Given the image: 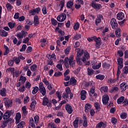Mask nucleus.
<instances>
[{
  "label": "nucleus",
  "mask_w": 128,
  "mask_h": 128,
  "mask_svg": "<svg viewBox=\"0 0 128 128\" xmlns=\"http://www.w3.org/2000/svg\"><path fill=\"white\" fill-rule=\"evenodd\" d=\"M12 114V110H7L3 115V120H4L2 124L1 127L2 128H6L8 126V122H12V118L10 116Z\"/></svg>",
  "instance_id": "obj_1"
},
{
  "label": "nucleus",
  "mask_w": 128,
  "mask_h": 128,
  "mask_svg": "<svg viewBox=\"0 0 128 128\" xmlns=\"http://www.w3.org/2000/svg\"><path fill=\"white\" fill-rule=\"evenodd\" d=\"M84 86L86 88H88L89 86H92L90 89L89 94L90 96H94L95 98L98 96V94L94 92V90H96V86H94V82L93 80L86 82H84Z\"/></svg>",
  "instance_id": "obj_2"
},
{
  "label": "nucleus",
  "mask_w": 128,
  "mask_h": 128,
  "mask_svg": "<svg viewBox=\"0 0 128 128\" xmlns=\"http://www.w3.org/2000/svg\"><path fill=\"white\" fill-rule=\"evenodd\" d=\"M2 102L6 108H12V99H10V98L6 97L3 98Z\"/></svg>",
  "instance_id": "obj_3"
},
{
  "label": "nucleus",
  "mask_w": 128,
  "mask_h": 128,
  "mask_svg": "<svg viewBox=\"0 0 128 128\" xmlns=\"http://www.w3.org/2000/svg\"><path fill=\"white\" fill-rule=\"evenodd\" d=\"M91 6L96 10H100L102 4L96 3V1L92 0L91 4Z\"/></svg>",
  "instance_id": "obj_4"
},
{
  "label": "nucleus",
  "mask_w": 128,
  "mask_h": 128,
  "mask_svg": "<svg viewBox=\"0 0 128 128\" xmlns=\"http://www.w3.org/2000/svg\"><path fill=\"white\" fill-rule=\"evenodd\" d=\"M110 24L112 26V28L113 30H116V28H118V22H116V20L114 18H112L110 20Z\"/></svg>",
  "instance_id": "obj_5"
},
{
  "label": "nucleus",
  "mask_w": 128,
  "mask_h": 128,
  "mask_svg": "<svg viewBox=\"0 0 128 128\" xmlns=\"http://www.w3.org/2000/svg\"><path fill=\"white\" fill-rule=\"evenodd\" d=\"M66 18V15L64 13H62L61 14L57 16V20L60 22H64Z\"/></svg>",
  "instance_id": "obj_6"
},
{
  "label": "nucleus",
  "mask_w": 128,
  "mask_h": 128,
  "mask_svg": "<svg viewBox=\"0 0 128 128\" xmlns=\"http://www.w3.org/2000/svg\"><path fill=\"white\" fill-rule=\"evenodd\" d=\"M28 34V32L22 30L21 31V32H19L16 34V36L18 38H20V40H22V38H26Z\"/></svg>",
  "instance_id": "obj_7"
},
{
  "label": "nucleus",
  "mask_w": 128,
  "mask_h": 128,
  "mask_svg": "<svg viewBox=\"0 0 128 128\" xmlns=\"http://www.w3.org/2000/svg\"><path fill=\"white\" fill-rule=\"evenodd\" d=\"M94 42H96V48L98 50L100 48V46H102V39L100 37H98L96 40H94Z\"/></svg>",
  "instance_id": "obj_8"
},
{
  "label": "nucleus",
  "mask_w": 128,
  "mask_h": 128,
  "mask_svg": "<svg viewBox=\"0 0 128 128\" xmlns=\"http://www.w3.org/2000/svg\"><path fill=\"white\" fill-rule=\"evenodd\" d=\"M65 108L69 114H72V112L74 110H72V106L70 104H66L65 106Z\"/></svg>",
  "instance_id": "obj_9"
},
{
  "label": "nucleus",
  "mask_w": 128,
  "mask_h": 128,
  "mask_svg": "<svg viewBox=\"0 0 128 128\" xmlns=\"http://www.w3.org/2000/svg\"><path fill=\"white\" fill-rule=\"evenodd\" d=\"M108 100H110V97L108 95L106 94L104 96L102 99V102L103 104L106 106V104H108Z\"/></svg>",
  "instance_id": "obj_10"
},
{
  "label": "nucleus",
  "mask_w": 128,
  "mask_h": 128,
  "mask_svg": "<svg viewBox=\"0 0 128 128\" xmlns=\"http://www.w3.org/2000/svg\"><path fill=\"white\" fill-rule=\"evenodd\" d=\"M39 90L43 96H46V90L44 86H42V85H40L39 86Z\"/></svg>",
  "instance_id": "obj_11"
},
{
  "label": "nucleus",
  "mask_w": 128,
  "mask_h": 128,
  "mask_svg": "<svg viewBox=\"0 0 128 128\" xmlns=\"http://www.w3.org/2000/svg\"><path fill=\"white\" fill-rule=\"evenodd\" d=\"M102 20H104V16L102 14H99L95 21L96 26H98V24H100V22H102Z\"/></svg>",
  "instance_id": "obj_12"
},
{
  "label": "nucleus",
  "mask_w": 128,
  "mask_h": 128,
  "mask_svg": "<svg viewBox=\"0 0 128 128\" xmlns=\"http://www.w3.org/2000/svg\"><path fill=\"white\" fill-rule=\"evenodd\" d=\"M117 62L119 66L118 67L120 68H124V58H120L117 59Z\"/></svg>",
  "instance_id": "obj_13"
},
{
  "label": "nucleus",
  "mask_w": 128,
  "mask_h": 128,
  "mask_svg": "<svg viewBox=\"0 0 128 128\" xmlns=\"http://www.w3.org/2000/svg\"><path fill=\"white\" fill-rule=\"evenodd\" d=\"M80 98L82 100H84L86 98V90H82L80 92Z\"/></svg>",
  "instance_id": "obj_14"
},
{
  "label": "nucleus",
  "mask_w": 128,
  "mask_h": 128,
  "mask_svg": "<svg viewBox=\"0 0 128 128\" xmlns=\"http://www.w3.org/2000/svg\"><path fill=\"white\" fill-rule=\"evenodd\" d=\"M31 100H32L31 102L30 108L32 112L36 110V101L34 99H32Z\"/></svg>",
  "instance_id": "obj_15"
},
{
  "label": "nucleus",
  "mask_w": 128,
  "mask_h": 128,
  "mask_svg": "<svg viewBox=\"0 0 128 128\" xmlns=\"http://www.w3.org/2000/svg\"><path fill=\"white\" fill-rule=\"evenodd\" d=\"M116 18L118 20H122L124 18V14L122 12H120L117 14Z\"/></svg>",
  "instance_id": "obj_16"
},
{
  "label": "nucleus",
  "mask_w": 128,
  "mask_h": 128,
  "mask_svg": "<svg viewBox=\"0 0 128 128\" xmlns=\"http://www.w3.org/2000/svg\"><path fill=\"white\" fill-rule=\"evenodd\" d=\"M34 22L35 26H38V24H40V18H38V16L36 15L34 17Z\"/></svg>",
  "instance_id": "obj_17"
},
{
  "label": "nucleus",
  "mask_w": 128,
  "mask_h": 128,
  "mask_svg": "<svg viewBox=\"0 0 128 128\" xmlns=\"http://www.w3.org/2000/svg\"><path fill=\"white\" fill-rule=\"evenodd\" d=\"M83 123L82 126L84 128H88V118L86 116V114H83Z\"/></svg>",
  "instance_id": "obj_18"
},
{
  "label": "nucleus",
  "mask_w": 128,
  "mask_h": 128,
  "mask_svg": "<svg viewBox=\"0 0 128 128\" xmlns=\"http://www.w3.org/2000/svg\"><path fill=\"white\" fill-rule=\"evenodd\" d=\"M78 120H80V118L78 117H76L73 122L72 124L74 128H78Z\"/></svg>",
  "instance_id": "obj_19"
},
{
  "label": "nucleus",
  "mask_w": 128,
  "mask_h": 128,
  "mask_svg": "<svg viewBox=\"0 0 128 128\" xmlns=\"http://www.w3.org/2000/svg\"><path fill=\"white\" fill-rule=\"evenodd\" d=\"M84 112L86 113L88 112L89 110H90V108H92V104H90L87 103L84 106Z\"/></svg>",
  "instance_id": "obj_20"
},
{
  "label": "nucleus",
  "mask_w": 128,
  "mask_h": 128,
  "mask_svg": "<svg viewBox=\"0 0 128 128\" xmlns=\"http://www.w3.org/2000/svg\"><path fill=\"white\" fill-rule=\"evenodd\" d=\"M76 82H78V81L74 77L72 76L70 80V84H72V86H76Z\"/></svg>",
  "instance_id": "obj_21"
},
{
  "label": "nucleus",
  "mask_w": 128,
  "mask_h": 128,
  "mask_svg": "<svg viewBox=\"0 0 128 128\" xmlns=\"http://www.w3.org/2000/svg\"><path fill=\"white\" fill-rule=\"evenodd\" d=\"M120 88L122 92H124L128 88V86L126 84V82H122L120 84Z\"/></svg>",
  "instance_id": "obj_22"
},
{
  "label": "nucleus",
  "mask_w": 128,
  "mask_h": 128,
  "mask_svg": "<svg viewBox=\"0 0 128 128\" xmlns=\"http://www.w3.org/2000/svg\"><path fill=\"white\" fill-rule=\"evenodd\" d=\"M66 6L68 8H72L74 6V1L70 0L66 2Z\"/></svg>",
  "instance_id": "obj_23"
},
{
  "label": "nucleus",
  "mask_w": 128,
  "mask_h": 128,
  "mask_svg": "<svg viewBox=\"0 0 128 128\" xmlns=\"http://www.w3.org/2000/svg\"><path fill=\"white\" fill-rule=\"evenodd\" d=\"M0 94L2 96H6V88H3L0 90Z\"/></svg>",
  "instance_id": "obj_24"
},
{
  "label": "nucleus",
  "mask_w": 128,
  "mask_h": 128,
  "mask_svg": "<svg viewBox=\"0 0 128 128\" xmlns=\"http://www.w3.org/2000/svg\"><path fill=\"white\" fill-rule=\"evenodd\" d=\"M20 80L22 84H24L26 82V77L24 76L21 75L19 79V81L20 82Z\"/></svg>",
  "instance_id": "obj_25"
},
{
  "label": "nucleus",
  "mask_w": 128,
  "mask_h": 128,
  "mask_svg": "<svg viewBox=\"0 0 128 128\" xmlns=\"http://www.w3.org/2000/svg\"><path fill=\"white\" fill-rule=\"evenodd\" d=\"M30 125L32 126V128H36V124L34 120V118H30Z\"/></svg>",
  "instance_id": "obj_26"
},
{
  "label": "nucleus",
  "mask_w": 128,
  "mask_h": 128,
  "mask_svg": "<svg viewBox=\"0 0 128 128\" xmlns=\"http://www.w3.org/2000/svg\"><path fill=\"white\" fill-rule=\"evenodd\" d=\"M115 34L116 35V38H120V36H122V35L120 34V28H116V30L115 32Z\"/></svg>",
  "instance_id": "obj_27"
},
{
  "label": "nucleus",
  "mask_w": 128,
  "mask_h": 128,
  "mask_svg": "<svg viewBox=\"0 0 128 128\" xmlns=\"http://www.w3.org/2000/svg\"><path fill=\"white\" fill-rule=\"evenodd\" d=\"M87 72L88 76H92L94 74V70L90 68H87Z\"/></svg>",
  "instance_id": "obj_28"
},
{
  "label": "nucleus",
  "mask_w": 128,
  "mask_h": 128,
  "mask_svg": "<svg viewBox=\"0 0 128 128\" xmlns=\"http://www.w3.org/2000/svg\"><path fill=\"white\" fill-rule=\"evenodd\" d=\"M48 104V98H47L46 96L44 97L42 106H47Z\"/></svg>",
  "instance_id": "obj_29"
},
{
  "label": "nucleus",
  "mask_w": 128,
  "mask_h": 128,
  "mask_svg": "<svg viewBox=\"0 0 128 128\" xmlns=\"http://www.w3.org/2000/svg\"><path fill=\"white\" fill-rule=\"evenodd\" d=\"M6 8L8 10V12H10L12 8H14V6H12V4L10 3H7L6 4Z\"/></svg>",
  "instance_id": "obj_30"
},
{
  "label": "nucleus",
  "mask_w": 128,
  "mask_h": 128,
  "mask_svg": "<svg viewBox=\"0 0 128 128\" xmlns=\"http://www.w3.org/2000/svg\"><path fill=\"white\" fill-rule=\"evenodd\" d=\"M108 90V88L107 86H102L100 88V91L101 92H106Z\"/></svg>",
  "instance_id": "obj_31"
},
{
  "label": "nucleus",
  "mask_w": 128,
  "mask_h": 128,
  "mask_svg": "<svg viewBox=\"0 0 128 128\" xmlns=\"http://www.w3.org/2000/svg\"><path fill=\"white\" fill-rule=\"evenodd\" d=\"M124 100V96H122L117 100V103L118 104H121L122 102Z\"/></svg>",
  "instance_id": "obj_32"
},
{
  "label": "nucleus",
  "mask_w": 128,
  "mask_h": 128,
  "mask_svg": "<svg viewBox=\"0 0 128 128\" xmlns=\"http://www.w3.org/2000/svg\"><path fill=\"white\" fill-rule=\"evenodd\" d=\"M22 114L24 116H26L28 113V112L26 110V106H24L22 107Z\"/></svg>",
  "instance_id": "obj_33"
},
{
  "label": "nucleus",
  "mask_w": 128,
  "mask_h": 128,
  "mask_svg": "<svg viewBox=\"0 0 128 128\" xmlns=\"http://www.w3.org/2000/svg\"><path fill=\"white\" fill-rule=\"evenodd\" d=\"M13 60H14V62H15V64H20V57H16V56H14L13 58Z\"/></svg>",
  "instance_id": "obj_34"
},
{
  "label": "nucleus",
  "mask_w": 128,
  "mask_h": 128,
  "mask_svg": "<svg viewBox=\"0 0 128 128\" xmlns=\"http://www.w3.org/2000/svg\"><path fill=\"white\" fill-rule=\"evenodd\" d=\"M104 76L102 74H98L96 76V80H104Z\"/></svg>",
  "instance_id": "obj_35"
},
{
  "label": "nucleus",
  "mask_w": 128,
  "mask_h": 128,
  "mask_svg": "<svg viewBox=\"0 0 128 128\" xmlns=\"http://www.w3.org/2000/svg\"><path fill=\"white\" fill-rule=\"evenodd\" d=\"M4 48H5L6 50L4 52V56H8V54H10V49L8 46L4 45Z\"/></svg>",
  "instance_id": "obj_36"
},
{
  "label": "nucleus",
  "mask_w": 128,
  "mask_h": 128,
  "mask_svg": "<svg viewBox=\"0 0 128 128\" xmlns=\"http://www.w3.org/2000/svg\"><path fill=\"white\" fill-rule=\"evenodd\" d=\"M94 106L96 110L99 112L100 110V103L96 102L94 104Z\"/></svg>",
  "instance_id": "obj_37"
},
{
  "label": "nucleus",
  "mask_w": 128,
  "mask_h": 128,
  "mask_svg": "<svg viewBox=\"0 0 128 128\" xmlns=\"http://www.w3.org/2000/svg\"><path fill=\"white\" fill-rule=\"evenodd\" d=\"M30 68L32 72H36V68H38V65L34 64L30 66Z\"/></svg>",
  "instance_id": "obj_38"
},
{
  "label": "nucleus",
  "mask_w": 128,
  "mask_h": 128,
  "mask_svg": "<svg viewBox=\"0 0 128 128\" xmlns=\"http://www.w3.org/2000/svg\"><path fill=\"white\" fill-rule=\"evenodd\" d=\"M8 32H6L4 30H2L0 36H2V38H4V37L6 38V36H8Z\"/></svg>",
  "instance_id": "obj_39"
},
{
  "label": "nucleus",
  "mask_w": 128,
  "mask_h": 128,
  "mask_svg": "<svg viewBox=\"0 0 128 128\" xmlns=\"http://www.w3.org/2000/svg\"><path fill=\"white\" fill-rule=\"evenodd\" d=\"M48 128H56V125L54 124L53 122H51L50 123H48Z\"/></svg>",
  "instance_id": "obj_40"
},
{
  "label": "nucleus",
  "mask_w": 128,
  "mask_h": 128,
  "mask_svg": "<svg viewBox=\"0 0 128 128\" xmlns=\"http://www.w3.org/2000/svg\"><path fill=\"white\" fill-rule=\"evenodd\" d=\"M100 66H102V62L99 63L97 65H94L92 66L93 70H98V68H100Z\"/></svg>",
  "instance_id": "obj_41"
},
{
  "label": "nucleus",
  "mask_w": 128,
  "mask_h": 128,
  "mask_svg": "<svg viewBox=\"0 0 128 128\" xmlns=\"http://www.w3.org/2000/svg\"><path fill=\"white\" fill-rule=\"evenodd\" d=\"M96 39H98L96 36H94L93 37L88 38L87 40L88 42H92L96 40Z\"/></svg>",
  "instance_id": "obj_42"
},
{
  "label": "nucleus",
  "mask_w": 128,
  "mask_h": 128,
  "mask_svg": "<svg viewBox=\"0 0 128 128\" xmlns=\"http://www.w3.org/2000/svg\"><path fill=\"white\" fill-rule=\"evenodd\" d=\"M102 66L104 68H108L110 66V64L104 62L102 64Z\"/></svg>",
  "instance_id": "obj_43"
},
{
  "label": "nucleus",
  "mask_w": 128,
  "mask_h": 128,
  "mask_svg": "<svg viewBox=\"0 0 128 128\" xmlns=\"http://www.w3.org/2000/svg\"><path fill=\"white\" fill-rule=\"evenodd\" d=\"M126 21V19H124L123 20L118 22V24L120 26H124L126 25V24L124 23V22Z\"/></svg>",
  "instance_id": "obj_44"
},
{
  "label": "nucleus",
  "mask_w": 128,
  "mask_h": 128,
  "mask_svg": "<svg viewBox=\"0 0 128 128\" xmlns=\"http://www.w3.org/2000/svg\"><path fill=\"white\" fill-rule=\"evenodd\" d=\"M38 92V87L37 86L34 87V90H32V94H36Z\"/></svg>",
  "instance_id": "obj_45"
},
{
  "label": "nucleus",
  "mask_w": 128,
  "mask_h": 128,
  "mask_svg": "<svg viewBox=\"0 0 128 128\" xmlns=\"http://www.w3.org/2000/svg\"><path fill=\"white\" fill-rule=\"evenodd\" d=\"M16 22L12 23V22H8V26L10 28H14V26H16Z\"/></svg>",
  "instance_id": "obj_46"
},
{
  "label": "nucleus",
  "mask_w": 128,
  "mask_h": 128,
  "mask_svg": "<svg viewBox=\"0 0 128 128\" xmlns=\"http://www.w3.org/2000/svg\"><path fill=\"white\" fill-rule=\"evenodd\" d=\"M60 11L62 10L64 6V0H62L60 2Z\"/></svg>",
  "instance_id": "obj_47"
},
{
  "label": "nucleus",
  "mask_w": 128,
  "mask_h": 128,
  "mask_svg": "<svg viewBox=\"0 0 128 128\" xmlns=\"http://www.w3.org/2000/svg\"><path fill=\"white\" fill-rule=\"evenodd\" d=\"M111 122L112 124H116V122H118V119L114 117H113L111 119Z\"/></svg>",
  "instance_id": "obj_48"
},
{
  "label": "nucleus",
  "mask_w": 128,
  "mask_h": 128,
  "mask_svg": "<svg viewBox=\"0 0 128 128\" xmlns=\"http://www.w3.org/2000/svg\"><path fill=\"white\" fill-rule=\"evenodd\" d=\"M128 116V114L126 112H123L120 115V118H122V120H126Z\"/></svg>",
  "instance_id": "obj_49"
},
{
  "label": "nucleus",
  "mask_w": 128,
  "mask_h": 128,
  "mask_svg": "<svg viewBox=\"0 0 128 128\" xmlns=\"http://www.w3.org/2000/svg\"><path fill=\"white\" fill-rule=\"evenodd\" d=\"M38 120H40V117H38V116L36 115L34 116V122H35L36 124H38Z\"/></svg>",
  "instance_id": "obj_50"
},
{
  "label": "nucleus",
  "mask_w": 128,
  "mask_h": 128,
  "mask_svg": "<svg viewBox=\"0 0 128 128\" xmlns=\"http://www.w3.org/2000/svg\"><path fill=\"white\" fill-rule=\"evenodd\" d=\"M76 62L78 66H82V62L80 58H76Z\"/></svg>",
  "instance_id": "obj_51"
},
{
  "label": "nucleus",
  "mask_w": 128,
  "mask_h": 128,
  "mask_svg": "<svg viewBox=\"0 0 128 128\" xmlns=\"http://www.w3.org/2000/svg\"><path fill=\"white\" fill-rule=\"evenodd\" d=\"M80 38H82V34H78L74 36V40H80Z\"/></svg>",
  "instance_id": "obj_52"
},
{
  "label": "nucleus",
  "mask_w": 128,
  "mask_h": 128,
  "mask_svg": "<svg viewBox=\"0 0 128 128\" xmlns=\"http://www.w3.org/2000/svg\"><path fill=\"white\" fill-rule=\"evenodd\" d=\"M24 122H21L19 123V124L17 126L16 128H24Z\"/></svg>",
  "instance_id": "obj_53"
},
{
  "label": "nucleus",
  "mask_w": 128,
  "mask_h": 128,
  "mask_svg": "<svg viewBox=\"0 0 128 128\" xmlns=\"http://www.w3.org/2000/svg\"><path fill=\"white\" fill-rule=\"evenodd\" d=\"M79 28H80V24L78 22H77L74 25V30H78Z\"/></svg>",
  "instance_id": "obj_54"
},
{
  "label": "nucleus",
  "mask_w": 128,
  "mask_h": 128,
  "mask_svg": "<svg viewBox=\"0 0 128 128\" xmlns=\"http://www.w3.org/2000/svg\"><path fill=\"white\" fill-rule=\"evenodd\" d=\"M14 61L13 60H10L8 62V65L10 66H14Z\"/></svg>",
  "instance_id": "obj_55"
},
{
  "label": "nucleus",
  "mask_w": 128,
  "mask_h": 128,
  "mask_svg": "<svg viewBox=\"0 0 128 128\" xmlns=\"http://www.w3.org/2000/svg\"><path fill=\"white\" fill-rule=\"evenodd\" d=\"M84 58H86V60H88L90 58V54L86 51H85L84 52Z\"/></svg>",
  "instance_id": "obj_56"
},
{
  "label": "nucleus",
  "mask_w": 128,
  "mask_h": 128,
  "mask_svg": "<svg viewBox=\"0 0 128 128\" xmlns=\"http://www.w3.org/2000/svg\"><path fill=\"white\" fill-rule=\"evenodd\" d=\"M61 76H62V73L60 72H56L54 74V76L58 77Z\"/></svg>",
  "instance_id": "obj_57"
},
{
  "label": "nucleus",
  "mask_w": 128,
  "mask_h": 128,
  "mask_svg": "<svg viewBox=\"0 0 128 128\" xmlns=\"http://www.w3.org/2000/svg\"><path fill=\"white\" fill-rule=\"evenodd\" d=\"M26 50V44H24L22 47V48L20 50V52H24Z\"/></svg>",
  "instance_id": "obj_58"
},
{
  "label": "nucleus",
  "mask_w": 128,
  "mask_h": 128,
  "mask_svg": "<svg viewBox=\"0 0 128 128\" xmlns=\"http://www.w3.org/2000/svg\"><path fill=\"white\" fill-rule=\"evenodd\" d=\"M70 47H67L65 49L64 52L65 54L68 55L70 54Z\"/></svg>",
  "instance_id": "obj_59"
},
{
  "label": "nucleus",
  "mask_w": 128,
  "mask_h": 128,
  "mask_svg": "<svg viewBox=\"0 0 128 128\" xmlns=\"http://www.w3.org/2000/svg\"><path fill=\"white\" fill-rule=\"evenodd\" d=\"M76 60H74L73 61H71L70 63H68L70 66L72 68H74L76 66Z\"/></svg>",
  "instance_id": "obj_60"
},
{
  "label": "nucleus",
  "mask_w": 128,
  "mask_h": 128,
  "mask_svg": "<svg viewBox=\"0 0 128 128\" xmlns=\"http://www.w3.org/2000/svg\"><path fill=\"white\" fill-rule=\"evenodd\" d=\"M42 12L43 14H48V12H46V6H44L42 8Z\"/></svg>",
  "instance_id": "obj_61"
},
{
  "label": "nucleus",
  "mask_w": 128,
  "mask_h": 128,
  "mask_svg": "<svg viewBox=\"0 0 128 128\" xmlns=\"http://www.w3.org/2000/svg\"><path fill=\"white\" fill-rule=\"evenodd\" d=\"M102 124H104V122H100L96 124V128H102Z\"/></svg>",
  "instance_id": "obj_62"
},
{
  "label": "nucleus",
  "mask_w": 128,
  "mask_h": 128,
  "mask_svg": "<svg viewBox=\"0 0 128 128\" xmlns=\"http://www.w3.org/2000/svg\"><path fill=\"white\" fill-rule=\"evenodd\" d=\"M26 52L28 54L29 52H32V47L29 46L28 47Z\"/></svg>",
  "instance_id": "obj_63"
},
{
  "label": "nucleus",
  "mask_w": 128,
  "mask_h": 128,
  "mask_svg": "<svg viewBox=\"0 0 128 128\" xmlns=\"http://www.w3.org/2000/svg\"><path fill=\"white\" fill-rule=\"evenodd\" d=\"M30 102V97L28 96H26V98H24V104H26Z\"/></svg>",
  "instance_id": "obj_64"
}]
</instances>
